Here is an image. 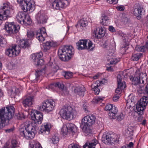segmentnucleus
Returning a JSON list of instances; mask_svg holds the SVG:
<instances>
[{"instance_id": "20e7f679", "label": "nucleus", "mask_w": 148, "mask_h": 148, "mask_svg": "<svg viewBox=\"0 0 148 148\" xmlns=\"http://www.w3.org/2000/svg\"><path fill=\"white\" fill-rule=\"evenodd\" d=\"M132 84L134 85H138L143 86L145 82H146L147 77L146 73L141 72L139 69H137L134 75L131 76L130 77Z\"/></svg>"}, {"instance_id": "5fc2aeb1", "label": "nucleus", "mask_w": 148, "mask_h": 148, "mask_svg": "<svg viewBox=\"0 0 148 148\" xmlns=\"http://www.w3.org/2000/svg\"><path fill=\"white\" fill-rule=\"evenodd\" d=\"M68 148H80V147L77 144H72L69 145Z\"/></svg>"}, {"instance_id": "8fccbe9b", "label": "nucleus", "mask_w": 148, "mask_h": 148, "mask_svg": "<svg viewBox=\"0 0 148 148\" xmlns=\"http://www.w3.org/2000/svg\"><path fill=\"white\" fill-rule=\"evenodd\" d=\"M99 87V86L97 85L96 86H95L93 88V92L96 95H98L100 92L99 89L98 88Z\"/></svg>"}, {"instance_id": "f8f14e48", "label": "nucleus", "mask_w": 148, "mask_h": 148, "mask_svg": "<svg viewBox=\"0 0 148 148\" xmlns=\"http://www.w3.org/2000/svg\"><path fill=\"white\" fill-rule=\"evenodd\" d=\"M5 28L8 33L14 34L18 32L20 27L18 25H15L13 22H6L5 23Z\"/></svg>"}, {"instance_id": "09e8293b", "label": "nucleus", "mask_w": 148, "mask_h": 148, "mask_svg": "<svg viewBox=\"0 0 148 148\" xmlns=\"http://www.w3.org/2000/svg\"><path fill=\"white\" fill-rule=\"evenodd\" d=\"M51 140L53 144H56L59 142V138L56 135L53 136L52 137Z\"/></svg>"}, {"instance_id": "f03ea898", "label": "nucleus", "mask_w": 148, "mask_h": 148, "mask_svg": "<svg viewBox=\"0 0 148 148\" xmlns=\"http://www.w3.org/2000/svg\"><path fill=\"white\" fill-rule=\"evenodd\" d=\"M14 108L11 106L0 109V129L3 127V124L8 122L13 116Z\"/></svg>"}, {"instance_id": "338daca9", "label": "nucleus", "mask_w": 148, "mask_h": 148, "mask_svg": "<svg viewBox=\"0 0 148 148\" xmlns=\"http://www.w3.org/2000/svg\"><path fill=\"white\" fill-rule=\"evenodd\" d=\"M133 145H134L133 143L132 142H130L129 143V144L128 145H127V148H130L132 147L133 146Z\"/></svg>"}, {"instance_id": "393cba45", "label": "nucleus", "mask_w": 148, "mask_h": 148, "mask_svg": "<svg viewBox=\"0 0 148 148\" xmlns=\"http://www.w3.org/2000/svg\"><path fill=\"white\" fill-rule=\"evenodd\" d=\"M57 45L56 42L53 41H47L44 44L43 47L44 50L47 51L49 50L51 47H55Z\"/></svg>"}, {"instance_id": "b1692460", "label": "nucleus", "mask_w": 148, "mask_h": 148, "mask_svg": "<svg viewBox=\"0 0 148 148\" xmlns=\"http://www.w3.org/2000/svg\"><path fill=\"white\" fill-rule=\"evenodd\" d=\"M36 18L38 23H45L47 22L46 17L43 14L39 12L36 16Z\"/></svg>"}, {"instance_id": "c85d7f7f", "label": "nucleus", "mask_w": 148, "mask_h": 148, "mask_svg": "<svg viewBox=\"0 0 148 148\" xmlns=\"http://www.w3.org/2000/svg\"><path fill=\"white\" fill-rule=\"evenodd\" d=\"M85 90V88L83 86L77 87L74 89L75 92L80 96H84Z\"/></svg>"}, {"instance_id": "79ce46f5", "label": "nucleus", "mask_w": 148, "mask_h": 148, "mask_svg": "<svg viewBox=\"0 0 148 148\" xmlns=\"http://www.w3.org/2000/svg\"><path fill=\"white\" fill-rule=\"evenodd\" d=\"M124 117V116L123 114L121 113L117 115V113L116 115L115 116V118H111V119H115L117 121H120L123 120Z\"/></svg>"}, {"instance_id": "603ef678", "label": "nucleus", "mask_w": 148, "mask_h": 148, "mask_svg": "<svg viewBox=\"0 0 148 148\" xmlns=\"http://www.w3.org/2000/svg\"><path fill=\"white\" fill-rule=\"evenodd\" d=\"M73 76V73L72 72H65L64 77L66 79H68L71 78Z\"/></svg>"}, {"instance_id": "9b49d317", "label": "nucleus", "mask_w": 148, "mask_h": 148, "mask_svg": "<svg viewBox=\"0 0 148 148\" xmlns=\"http://www.w3.org/2000/svg\"><path fill=\"white\" fill-rule=\"evenodd\" d=\"M31 89H29L27 91V93L28 95H26L23 97L22 101L23 104L25 107L31 106L33 103V97L32 96V95Z\"/></svg>"}, {"instance_id": "3c124183", "label": "nucleus", "mask_w": 148, "mask_h": 148, "mask_svg": "<svg viewBox=\"0 0 148 148\" xmlns=\"http://www.w3.org/2000/svg\"><path fill=\"white\" fill-rule=\"evenodd\" d=\"M17 142L15 140H12L11 144L10 145L11 148H15L17 147Z\"/></svg>"}, {"instance_id": "2eb2a0df", "label": "nucleus", "mask_w": 148, "mask_h": 148, "mask_svg": "<svg viewBox=\"0 0 148 148\" xmlns=\"http://www.w3.org/2000/svg\"><path fill=\"white\" fill-rule=\"evenodd\" d=\"M10 8L7 4H4L2 8L0 9V20H5L9 17Z\"/></svg>"}, {"instance_id": "a19ab883", "label": "nucleus", "mask_w": 148, "mask_h": 148, "mask_svg": "<svg viewBox=\"0 0 148 148\" xmlns=\"http://www.w3.org/2000/svg\"><path fill=\"white\" fill-rule=\"evenodd\" d=\"M135 50L138 51L145 52L147 50V48L144 46L138 45L135 47Z\"/></svg>"}, {"instance_id": "37998d69", "label": "nucleus", "mask_w": 148, "mask_h": 148, "mask_svg": "<svg viewBox=\"0 0 148 148\" xmlns=\"http://www.w3.org/2000/svg\"><path fill=\"white\" fill-rule=\"evenodd\" d=\"M27 36L28 39L32 40L34 37V34L33 31L28 30L27 32Z\"/></svg>"}, {"instance_id": "ddd939ff", "label": "nucleus", "mask_w": 148, "mask_h": 148, "mask_svg": "<svg viewBox=\"0 0 148 148\" xmlns=\"http://www.w3.org/2000/svg\"><path fill=\"white\" fill-rule=\"evenodd\" d=\"M21 50V48L16 45H12L5 51V54L10 57H14L18 55Z\"/></svg>"}, {"instance_id": "aec40b11", "label": "nucleus", "mask_w": 148, "mask_h": 148, "mask_svg": "<svg viewBox=\"0 0 148 148\" xmlns=\"http://www.w3.org/2000/svg\"><path fill=\"white\" fill-rule=\"evenodd\" d=\"M105 110L109 111L108 114L110 118H114L115 116L118 112L117 108L112 104H109L107 105L105 107Z\"/></svg>"}, {"instance_id": "de8ad7c7", "label": "nucleus", "mask_w": 148, "mask_h": 148, "mask_svg": "<svg viewBox=\"0 0 148 148\" xmlns=\"http://www.w3.org/2000/svg\"><path fill=\"white\" fill-rule=\"evenodd\" d=\"M21 90L18 88H16L14 86L12 88V93L15 94V95L18 94L20 92Z\"/></svg>"}, {"instance_id": "412c9836", "label": "nucleus", "mask_w": 148, "mask_h": 148, "mask_svg": "<svg viewBox=\"0 0 148 148\" xmlns=\"http://www.w3.org/2000/svg\"><path fill=\"white\" fill-rule=\"evenodd\" d=\"M26 14L23 12H19L16 16V19L18 22L21 24H25L26 21Z\"/></svg>"}, {"instance_id": "13d9d810", "label": "nucleus", "mask_w": 148, "mask_h": 148, "mask_svg": "<svg viewBox=\"0 0 148 148\" xmlns=\"http://www.w3.org/2000/svg\"><path fill=\"white\" fill-rule=\"evenodd\" d=\"M119 95H114L113 98V101H116L119 98Z\"/></svg>"}, {"instance_id": "7c9ffc66", "label": "nucleus", "mask_w": 148, "mask_h": 148, "mask_svg": "<svg viewBox=\"0 0 148 148\" xmlns=\"http://www.w3.org/2000/svg\"><path fill=\"white\" fill-rule=\"evenodd\" d=\"M100 23L101 24L104 25H107L109 24V18L106 15H102Z\"/></svg>"}, {"instance_id": "c9c22d12", "label": "nucleus", "mask_w": 148, "mask_h": 148, "mask_svg": "<svg viewBox=\"0 0 148 148\" xmlns=\"http://www.w3.org/2000/svg\"><path fill=\"white\" fill-rule=\"evenodd\" d=\"M129 42L128 41H125L122 44L120 47L121 52L122 53H124L126 52L129 47Z\"/></svg>"}, {"instance_id": "4c0bfd02", "label": "nucleus", "mask_w": 148, "mask_h": 148, "mask_svg": "<svg viewBox=\"0 0 148 148\" xmlns=\"http://www.w3.org/2000/svg\"><path fill=\"white\" fill-rule=\"evenodd\" d=\"M62 85V86L59 87V88L60 90V92L61 95L63 96H65L69 94V92L67 88L64 87V85L63 84Z\"/></svg>"}, {"instance_id": "774afa93", "label": "nucleus", "mask_w": 148, "mask_h": 148, "mask_svg": "<svg viewBox=\"0 0 148 148\" xmlns=\"http://www.w3.org/2000/svg\"><path fill=\"white\" fill-rule=\"evenodd\" d=\"M8 143L7 142L3 148H11Z\"/></svg>"}, {"instance_id": "680f3d73", "label": "nucleus", "mask_w": 148, "mask_h": 148, "mask_svg": "<svg viewBox=\"0 0 148 148\" xmlns=\"http://www.w3.org/2000/svg\"><path fill=\"white\" fill-rule=\"evenodd\" d=\"M25 20L26 21L25 23H27V24H29L30 23L31 19L28 16L26 15V20L25 19Z\"/></svg>"}, {"instance_id": "4be33fe9", "label": "nucleus", "mask_w": 148, "mask_h": 148, "mask_svg": "<svg viewBox=\"0 0 148 148\" xmlns=\"http://www.w3.org/2000/svg\"><path fill=\"white\" fill-rule=\"evenodd\" d=\"M46 32L45 28L40 29V32H37L36 34V38L40 42L45 40L44 36L46 35Z\"/></svg>"}, {"instance_id": "6e6552de", "label": "nucleus", "mask_w": 148, "mask_h": 148, "mask_svg": "<svg viewBox=\"0 0 148 148\" xmlns=\"http://www.w3.org/2000/svg\"><path fill=\"white\" fill-rule=\"evenodd\" d=\"M78 49L79 50L86 49L92 50L94 47L92 42L86 39H81L76 43Z\"/></svg>"}, {"instance_id": "f3484780", "label": "nucleus", "mask_w": 148, "mask_h": 148, "mask_svg": "<svg viewBox=\"0 0 148 148\" xmlns=\"http://www.w3.org/2000/svg\"><path fill=\"white\" fill-rule=\"evenodd\" d=\"M42 56V54L41 52L32 54L31 56V58L34 64L37 66H41L44 63V60L41 59Z\"/></svg>"}, {"instance_id": "dca6fc26", "label": "nucleus", "mask_w": 148, "mask_h": 148, "mask_svg": "<svg viewBox=\"0 0 148 148\" xmlns=\"http://www.w3.org/2000/svg\"><path fill=\"white\" fill-rule=\"evenodd\" d=\"M68 5V1L66 0H55L51 3V6L53 9L59 10Z\"/></svg>"}, {"instance_id": "e433bc0d", "label": "nucleus", "mask_w": 148, "mask_h": 148, "mask_svg": "<svg viewBox=\"0 0 148 148\" xmlns=\"http://www.w3.org/2000/svg\"><path fill=\"white\" fill-rule=\"evenodd\" d=\"M88 21L85 18L81 19L77 23V25L80 27H85L87 25Z\"/></svg>"}, {"instance_id": "ea45409f", "label": "nucleus", "mask_w": 148, "mask_h": 148, "mask_svg": "<svg viewBox=\"0 0 148 148\" xmlns=\"http://www.w3.org/2000/svg\"><path fill=\"white\" fill-rule=\"evenodd\" d=\"M110 64H115L119 61V58H117L113 56H110V58L108 60Z\"/></svg>"}, {"instance_id": "a18cd8bd", "label": "nucleus", "mask_w": 148, "mask_h": 148, "mask_svg": "<svg viewBox=\"0 0 148 148\" xmlns=\"http://www.w3.org/2000/svg\"><path fill=\"white\" fill-rule=\"evenodd\" d=\"M133 130L130 128L127 129L125 130V135L126 136L130 137L133 135Z\"/></svg>"}, {"instance_id": "a211bd4d", "label": "nucleus", "mask_w": 148, "mask_h": 148, "mask_svg": "<svg viewBox=\"0 0 148 148\" xmlns=\"http://www.w3.org/2000/svg\"><path fill=\"white\" fill-rule=\"evenodd\" d=\"M123 75L119 74L117 76V82L118 86L117 88L116 89L115 92L117 94H119L121 90L123 89L126 87L125 82L123 81L122 82Z\"/></svg>"}, {"instance_id": "5701e85b", "label": "nucleus", "mask_w": 148, "mask_h": 148, "mask_svg": "<svg viewBox=\"0 0 148 148\" xmlns=\"http://www.w3.org/2000/svg\"><path fill=\"white\" fill-rule=\"evenodd\" d=\"M94 32L95 37L98 39L103 37L105 34V31L102 27L97 28Z\"/></svg>"}, {"instance_id": "4468645a", "label": "nucleus", "mask_w": 148, "mask_h": 148, "mask_svg": "<svg viewBox=\"0 0 148 148\" xmlns=\"http://www.w3.org/2000/svg\"><path fill=\"white\" fill-rule=\"evenodd\" d=\"M76 130L75 126L73 124L71 123H67L66 125H63L61 129V132L63 136L66 137L68 132H75Z\"/></svg>"}, {"instance_id": "69168bd1", "label": "nucleus", "mask_w": 148, "mask_h": 148, "mask_svg": "<svg viewBox=\"0 0 148 148\" xmlns=\"http://www.w3.org/2000/svg\"><path fill=\"white\" fill-rule=\"evenodd\" d=\"M18 116H19V118H18V119H24L25 118V116L23 115V114H18Z\"/></svg>"}, {"instance_id": "72a5a7b5", "label": "nucleus", "mask_w": 148, "mask_h": 148, "mask_svg": "<svg viewBox=\"0 0 148 148\" xmlns=\"http://www.w3.org/2000/svg\"><path fill=\"white\" fill-rule=\"evenodd\" d=\"M30 148H42L40 144L38 142L32 140L29 142Z\"/></svg>"}, {"instance_id": "0eeeda50", "label": "nucleus", "mask_w": 148, "mask_h": 148, "mask_svg": "<svg viewBox=\"0 0 148 148\" xmlns=\"http://www.w3.org/2000/svg\"><path fill=\"white\" fill-rule=\"evenodd\" d=\"M119 136L114 133H107L103 134L102 140L106 144H117L119 142Z\"/></svg>"}, {"instance_id": "e2e57ef3", "label": "nucleus", "mask_w": 148, "mask_h": 148, "mask_svg": "<svg viewBox=\"0 0 148 148\" xmlns=\"http://www.w3.org/2000/svg\"><path fill=\"white\" fill-rule=\"evenodd\" d=\"M83 109L84 110V111L85 112H88V110L87 106H86V104H84L83 105Z\"/></svg>"}, {"instance_id": "052dcab7", "label": "nucleus", "mask_w": 148, "mask_h": 148, "mask_svg": "<svg viewBox=\"0 0 148 148\" xmlns=\"http://www.w3.org/2000/svg\"><path fill=\"white\" fill-rule=\"evenodd\" d=\"M108 1L110 4H116L118 0H107Z\"/></svg>"}, {"instance_id": "2f4dec72", "label": "nucleus", "mask_w": 148, "mask_h": 148, "mask_svg": "<svg viewBox=\"0 0 148 148\" xmlns=\"http://www.w3.org/2000/svg\"><path fill=\"white\" fill-rule=\"evenodd\" d=\"M41 132L44 134H48L50 132L49 126L47 124L42 126L40 129Z\"/></svg>"}, {"instance_id": "4d7b16f0", "label": "nucleus", "mask_w": 148, "mask_h": 148, "mask_svg": "<svg viewBox=\"0 0 148 148\" xmlns=\"http://www.w3.org/2000/svg\"><path fill=\"white\" fill-rule=\"evenodd\" d=\"M124 6L122 5L118 6L116 7V9L120 11H123L125 9Z\"/></svg>"}, {"instance_id": "bb28decb", "label": "nucleus", "mask_w": 148, "mask_h": 148, "mask_svg": "<svg viewBox=\"0 0 148 148\" xmlns=\"http://www.w3.org/2000/svg\"><path fill=\"white\" fill-rule=\"evenodd\" d=\"M62 86V83L57 82L50 84L49 85L46 86V88L50 90H54L56 88H59V87H60V86L61 87V86Z\"/></svg>"}, {"instance_id": "cd10ccee", "label": "nucleus", "mask_w": 148, "mask_h": 148, "mask_svg": "<svg viewBox=\"0 0 148 148\" xmlns=\"http://www.w3.org/2000/svg\"><path fill=\"white\" fill-rule=\"evenodd\" d=\"M98 141L96 139H94L90 142H87L83 146V148H95Z\"/></svg>"}, {"instance_id": "c03bdc74", "label": "nucleus", "mask_w": 148, "mask_h": 148, "mask_svg": "<svg viewBox=\"0 0 148 148\" xmlns=\"http://www.w3.org/2000/svg\"><path fill=\"white\" fill-rule=\"evenodd\" d=\"M103 48H107L108 50L110 49H113V46L109 44V42L108 41H106L103 45Z\"/></svg>"}, {"instance_id": "0e129e2a", "label": "nucleus", "mask_w": 148, "mask_h": 148, "mask_svg": "<svg viewBox=\"0 0 148 148\" xmlns=\"http://www.w3.org/2000/svg\"><path fill=\"white\" fill-rule=\"evenodd\" d=\"M14 130V129L12 128H11L5 130V131L6 132L10 133L13 132Z\"/></svg>"}, {"instance_id": "f704fd0d", "label": "nucleus", "mask_w": 148, "mask_h": 148, "mask_svg": "<svg viewBox=\"0 0 148 148\" xmlns=\"http://www.w3.org/2000/svg\"><path fill=\"white\" fill-rule=\"evenodd\" d=\"M82 125H83L82 130L84 133L88 135L91 133L92 130L89 126V125L85 124H82Z\"/></svg>"}, {"instance_id": "864d4df0", "label": "nucleus", "mask_w": 148, "mask_h": 148, "mask_svg": "<svg viewBox=\"0 0 148 148\" xmlns=\"http://www.w3.org/2000/svg\"><path fill=\"white\" fill-rule=\"evenodd\" d=\"M102 100L103 99L101 98L98 97L93 99L92 101L94 103H97L98 102H101Z\"/></svg>"}, {"instance_id": "423d86ee", "label": "nucleus", "mask_w": 148, "mask_h": 148, "mask_svg": "<svg viewBox=\"0 0 148 148\" xmlns=\"http://www.w3.org/2000/svg\"><path fill=\"white\" fill-rule=\"evenodd\" d=\"M22 10L24 12H32L35 9V3L32 0H17Z\"/></svg>"}, {"instance_id": "49530a36", "label": "nucleus", "mask_w": 148, "mask_h": 148, "mask_svg": "<svg viewBox=\"0 0 148 148\" xmlns=\"http://www.w3.org/2000/svg\"><path fill=\"white\" fill-rule=\"evenodd\" d=\"M7 44V41L5 39L0 36V45L2 47H3Z\"/></svg>"}, {"instance_id": "bf43d9fd", "label": "nucleus", "mask_w": 148, "mask_h": 148, "mask_svg": "<svg viewBox=\"0 0 148 148\" xmlns=\"http://www.w3.org/2000/svg\"><path fill=\"white\" fill-rule=\"evenodd\" d=\"M109 31L112 32H116V30L114 27L112 26H110L108 29Z\"/></svg>"}, {"instance_id": "58836bf2", "label": "nucleus", "mask_w": 148, "mask_h": 148, "mask_svg": "<svg viewBox=\"0 0 148 148\" xmlns=\"http://www.w3.org/2000/svg\"><path fill=\"white\" fill-rule=\"evenodd\" d=\"M143 54L141 53L133 54L131 57L132 60L137 61L142 56Z\"/></svg>"}, {"instance_id": "9d476101", "label": "nucleus", "mask_w": 148, "mask_h": 148, "mask_svg": "<svg viewBox=\"0 0 148 148\" xmlns=\"http://www.w3.org/2000/svg\"><path fill=\"white\" fill-rule=\"evenodd\" d=\"M55 106L54 101L52 100H49L43 102L42 105L39 107V109L42 111L49 112L53 110Z\"/></svg>"}, {"instance_id": "6ab92c4d", "label": "nucleus", "mask_w": 148, "mask_h": 148, "mask_svg": "<svg viewBox=\"0 0 148 148\" xmlns=\"http://www.w3.org/2000/svg\"><path fill=\"white\" fill-rule=\"evenodd\" d=\"M96 117L93 114L88 115L85 116L82 120V124H87L91 125L95 122Z\"/></svg>"}, {"instance_id": "f257e3e1", "label": "nucleus", "mask_w": 148, "mask_h": 148, "mask_svg": "<svg viewBox=\"0 0 148 148\" xmlns=\"http://www.w3.org/2000/svg\"><path fill=\"white\" fill-rule=\"evenodd\" d=\"M31 118L34 122L31 124H27L24 127H21L19 129L20 135L27 139H32L36 132V130L38 128L37 125L40 124L43 119L42 113L36 111L31 114Z\"/></svg>"}, {"instance_id": "473e14b6", "label": "nucleus", "mask_w": 148, "mask_h": 148, "mask_svg": "<svg viewBox=\"0 0 148 148\" xmlns=\"http://www.w3.org/2000/svg\"><path fill=\"white\" fill-rule=\"evenodd\" d=\"M17 46H19L21 48L25 49L29 47V44L27 40H22L19 41V45Z\"/></svg>"}, {"instance_id": "a878e982", "label": "nucleus", "mask_w": 148, "mask_h": 148, "mask_svg": "<svg viewBox=\"0 0 148 148\" xmlns=\"http://www.w3.org/2000/svg\"><path fill=\"white\" fill-rule=\"evenodd\" d=\"M144 10L143 7L139 6L134 9V15L138 18V19L140 20L141 18L142 13Z\"/></svg>"}, {"instance_id": "c756f323", "label": "nucleus", "mask_w": 148, "mask_h": 148, "mask_svg": "<svg viewBox=\"0 0 148 148\" xmlns=\"http://www.w3.org/2000/svg\"><path fill=\"white\" fill-rule=\"evenodd\" d=\"M45 71L44 70H38L36 71L35 73L36 76L35 79H34L33 81L34 82H35V80L37 81L40 77L41 79H42V76L45 75ZM31 80L32 81L33 79H32Z\"/></svg>"}, {"instance_id": "6e6d98bb", "label": "nucleus", "mask_w": 148, "mask_h": 148, "mask_svg": "<svg viewBox=\"0 0 148 148\" xmlns=\"http://www.w3.org/2000/svg\"><path fill=\"white\" fill-rule=\"evenodd\" d=\"M129 19L127 17H123L122 19V21L125 24H126L129 23Z\"/></svg>"}, {"instance_id": "7ed1b4c3", "label": "nucleus", "mask_w": 148, "mask_h": 148, "mask_svg": "<svg viewBox=\"0 0 148 148\" xmlns=\"http://www.w3.org/2000/svg\"><path fill=\"white\" fill-rule=\"evenodd\" d=\"M74 54V49L71 46H63L59 49L58 52L60 59L64 61L69 60Z\"/></svg>"}, {"instance_id": "1a4fd4ad", "label": "nucleus", "mask_w": 148, "mask_h": 148, "mask_svg": "<svg viewBox=\"0 0 148 148\" xmlns=\"http://www.w3.org/2000/svg\"><path fill=\"white\" fill-rule=\"evenodd\" d=\"M148 103V97H142L140 99L138 103L136 104L135 112L140 115L143 114V111Z\"/></svg>"}, {"instance_id": "39448f33", "label": "nucleus", "mask_w": 148, "mask_h": 148, "mask_svg": "<svg viewBox=\"0 0 148 148\" xmlns=\"http://www.w3.org/2000/svg\"><path fill=\"white\" fill-rule=\"evenodd\" d=\"M60 112V115L63 118L67 119L74 118L77 114L76 111L74 108L68 105L63 106Z\"/></svg>"}]
</instances>
